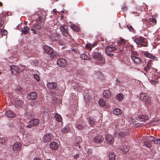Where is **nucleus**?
Instances as JSON below:
<instances>
[{
  "instance_id": "nucleus-1",
  "label": "nucleus",
  "mask_w": 160,
  "mask_h": 160,
  "mask_svg": "<svg viewBox=\"0 0 160 160\" xmlns=\"http://www.w3.org/2000/svg\"><path fill=\"white\" fill-rule=\"evenodd\" d=\"M131 58L134 62L136 64H138L141 62V60L139 55L137 51H132Z\"/></svg>"
},
{
  "instance_id": "nucleus-2",
  "label": "nucleus",
  "mask_w": 160,
  "mask_h": 160,
  "mask_svg": "<svg viewBox=\"0 0 160 160\" xmlns=\"http://www.w3.org/2000/svg\"><path fill=\"white\" fill-rule=\"evenodd\" d=\"M133 40L140 47L143 46L146 47L148 46V43L145 42V39L142 37H140L133 39Z\"/></svg>"
},
{
  "instance_id": "nucleus-3",
  "label": "nucleus",
  "mask_w": 160,
  "mask_h": 160,
  "mask_svg": "<svg viewBox=\"0 0 160 160\" xmlns=\"http://www.w3.org/2000/svg\"><path fill=\"white\" fill-rule=\"evenodd\" d=\"M38 21L43 24L46 19L47 12L45 11L42 10L38 12Z\"/></svg>"
},
{
  "instance_id": "nucleus-4",
  "label": "nucleus",
  "mask_w": 160,
  "mask_h": 160,
  "mask_svg": "<svg viewBox=\"0 0 160 160\" xmlns=\"http://www.w3.org/2000/svg\"><path fill=\"white\" fill-rule=\"evenodd\" d=\"M117 49V48L115 46L109 45L107 46L105 48L106 53L108 56H112L113 54L112 53H111Z\"/></svg>"
},
{
  "instance_id": "nucleus-5",
  "label": "nucleus",
  "mask_w": 160,
  "mask_h": 160,
  "mask_svg": "<svg viewBox=\"0 0 160 160\" xmlns=\"http://www.w3.org/2000/svg\"><path fill=\"white\" fill-rule=\"evenodd\" d=\"M39 122V119L37 118L32 119L29 122L28 124L26 126V127L28 128H31L32 127L38 125Z\"/></svg>"
},
{
  "instance_id": "nucleus-6",
  "label": "nucleus",
  "mask_w": 160,
  "mask_h": 160,
  "mask_svg": "<svg viewBox=\"0 0 160 160\" xmlns=\"http://www.w3.org/2000/svg\"><path fill=\"white\" fill-rule=\"evenodd\" d=\"M60 30L63 35L68 37L69 36L68 26L65 25H63L60 27Z\"/></svg>"
},
{
  "instance_id": "nucleus-7",
  "label": "nucleus",
  "mask_w": 160,
  "mask_h": 160,
  "mask_svg": "<svg viewBox=\"0 0 160 160\" xmlns=\"http://www.w3.org/2000/svg\"><path fill=\"white\" fill-rule=\"evenodd\" d=\"M43 48L46 53L48 54L51 55L53 52V48L48 46L44 45Z\"/></svg>"
},
{
  "instance_id": "nucleus-8",
  "label": "nucleus",
  "mask_w": 160,
  "mask_h": 160,
  "mask_svg": "<svg viewBox=\"0 0 160 160\" xmlns=\"http://www.w3.org/2000/svg\"><path fill=\"white\" fill-rule=\"evenodd\" d=\"M53 138L52 135L50 133L45 135L42 138V141L44 142L50 141Z\"/></svg>"
},
{
  "instance_id": "nucleus-9",
  "label": "nucleus",
  "mask_w": 160,
  "mask_h": 160,
  "mask_svg": "<svg viewBox=\"0 0 160 160\" xmlns=\"http://www.w3.org/2000/svg\"><path fill=\"white\" fill-rule=\"evenodd\" d=\"M37 97V94L35 92H33L28 94L27 96V98L30 100L35 99Z\"/></svg>"
},
{
  "instance_id": "nucleus-10",
  "label": "nucleus",
  "mask_w": 160,
  "mask_h": 160,
  "mask_svg": "<svg viewBox=\"0 0 160 160\" xmlns=\"http://www.w3.org/2000/svg\"><path fill=\"white\" fill-rule=\"evenodd\" d=\"M21 146L22 145L20 143L16 142L12 145V150L14 151L17 152L21 149Z\"/></svg>"
},
{
  "instance_id": "nucleus-11",
  "label": "nucleus",
  "mask_w": 160,
  "mask_h": 160,
  "mask_svg": "<svg viewBox=\"0 0 160 160\" xmlns=\"http://www.w3.org/2000/svg\"><path fill=\"white\" fill-rule=\"evenodd\" d=\"M52 41L57 40L60 38V36L59 34L57 33H50L49 35Z\"/></svg>"
},
{
  "instance_id": "nucleus-12",
  "label": "nucleus",
  "mask_w": 160,
  "mask_h": 160,
  "mask_svg": "<svg viewBox=\"0 0 160 160\" xmlns=\"http://www.w3.org/2000/svg\"><path fill=\"white\" fill-rule=\"evenodd\" d=\"M57 63L60 66L64 68L67 65V63L65 59L61 58L57 61Z\"/></svg>"
},
{
  "instance_id": "nucleus-13",
  "label": "nucleus",
  "mask_w": 160,
  "mask_h": 160,
  "mask_svg": "<svg viewBox=\"0 0 160 160\" xmlns=\"http://www.w3.org/2000/svg\"><path fill=\"white\" fill-rule=\"evenodd\" d=\"M10 69L11 72L14 74L16 75L19 73L18 67L17 66L14 65H12L10 66Z\"/></svg>"
},
{
  "instance_id": "nucleus-14",
  "label": "nucleus",
  "mask_w": 160,
  "mask_h": 160,
  "mask_svg": "<svg viewBox=\"0 0 160 160\" xmlns=\"http://www.w3.org/2000/svg\"><path fill=\"white\" fill-rule=\"evenodd\" d=\"M103 140V138L101 136H96L94 139V142L95 144L100 143Z\"/></svg>"
},
{
  "instance_id": "nucleus-15",
  "label": "nucleus",
  "mask_w": 160,
  "mask_h": 160,
  "mask_svg": "<svg viewBox=\"0 0 160 160\" xmlns=\"http://www.w3.org/2000/svg\"><path fill=\"white\" fill-rule=\"evenodd\" d=\"M140 99L144 102H147L148 100V96L144 93H141L140 95Z\"/></svg>"
},
{
  "instance_id": "nucleus-16",
  "label": "nucleus",
  "mask_w": 160,
  "mask_h": 160,
  "mask_svg": "<svg viewBox=\"0 0 160 160\" xmlns=\"http://www.w3.org/2000/svg\"><path fill=\"white\" fill-rule=\"evenodd\" d=\"M6 116L8 118H14L16 117V114L11 110H8L5 113Z\"/></svg>"
},
{
  "instance_id": "nucleus-17",
  "label": "nucleus",
  "mask_w": 160,
  "mask_h": 160,
  "mask_svg": "<svg viewBox=\"0 0 160 160\" xmlns=\"http://www.w3.org/2000/svg\"><path fill=\"white\" fill-rule=\"evenodd\" d=\"M57 86V84L54 82H49L47 83V86L50 89H52L55 88Z\"/></svg>"
},
{
  "instance_id": "nucleus-18",
  "label": "nucleus",
  "mask_w": 160,
  "mask_h": 160,
  "mask_svg": "<svg viewBox=\"0 0 160 160\" xmlns=\"http://www.w3.org/2000/svg\"><path fill=\"white\" fill-rule=\"evenodd\" d=\"M106 139L107 141L110 144H112L114 142V139L112 137L110 134H108L106 136Z\"/></svg>"
},
{
  "instance_id": "nucleus-19",
  "label": "nucleus",
  "mask_w": 160,
  "mask_h": 160,
  "mask_svg": "<svg viewBox=\"0 0 160 160\" xmlns=\"http://www.w3.org/2000/svg\"><path fill=\"white\" fill-rule=\"evenodd\" d=\"M103 95L105 98H108L111 97V94L109 90H106L103 92Z\"/></svg>"
},
{
  "instance_id": "nucleus-20",
  "label": "nucleus",
  "mask_w": 160,
  "mask_h": 160,
  "mask_svg": "<svg viewBox=\"0 0 160 160\" xmlns=\"http://www.w3.org/2000/svg\"><path fill=\"white\" fill-rule=\"evenodd\" d=\"M50 148L56 150L58 149V143L55 142H52L50 143Z\"/></svg>"
},
{
  "instance_id": "nucleus-21",
  "label": "nucleus",
  "mask_w": 160,
  "mask_h": 160,
  "mask_svg": "<svg viewBox=\"0 0 160 160\" xmlns=\"http://www.w3.org/2000/svg\"><path fill=\"white\" fill-rule=\"evenodd\" d=\"M92 56L93 58L97 59L98 60L100 59L101 58V55L99 52H95L92 53Z\"/></svg>"
},
{
  "instance_id": "nucleus-22",
  "label": "nucleus",
  "mask_w": 160,
  "mask_h": 160,
  "mask_svg": "<svg viewBox=\"0 0 160 160\" xmlns=\"http://www.w3.org/2000/svg\"><path fill=\"white\" fill-rule=\"evenodd\" d=\"M81 57L82 59L84 60H90V58L88 53L82 54L81 55Z\"/></svg>"
},
{
  "instance_id": "nucleus-23",
  "label": "nucleus",
  "mask_w": 160,
  "mask_h": 160,
  "mask_svg": "<svg viewBox=\"0 0 160 160\" xmlns=\"http://www.w3.org/2000/svg\"><path fill=\"white\" fill-rule=\"evenodd\" d=\"M124 98V96L122 93H119L116 97V100L118 101H122Z\"/></svg>"
},
{
  "instance_id": "nucleus-24",
  "label": "nucleus",
  "mask_w": 160,
  "mask_h": 160,
  "mask_svg": "<svg viewBox=\"0 0 160 160\" xmlns=\"http://www.w3.org/2000/svg\"><path fill=\"white\" fill-rule=\"evenodd\" d=\"M121 150L124 152H127L130 149V148L128 146H121L120 147Z\"/></svg>"
},
{
  "instance_id": "nucleus-25",
  "label": "nucleus",
  "mask_w": 160,
  "mask_h": 160,
  "mask_svg": "<svg viewBox=\"0 0 160 160\" xmlns=\"http://www.w3.org/2000/svg\"><path fill=\"white\" fill-rule=\"evenodd\" d=\"M30 28L28 26L24 27L22 29L21 32L22 34H25L28 31Z\"/></svg>"
},
{
  "instance_id": "nucleus-26",
  "label": "nucleus",
  "mask_w": 160,
  "mask_h": 160,
  "mask_svg": "<svg viewBox=\"0 0 160 160\" xmlns=\"http://www.w3.org/2000/svg\"><path fill=\"white\" fill-rule=\"evenodd\" d=\"M125 134L121 132L120 131H116L115 133V137H122L123 136H125Z\"/></svg>"
},
{
  "instance_id": "nucleus-27",
  "label": "nucleus",
  "mask_w": 160,
  "mask_h": 160,
  "mask_svg": "<svg viewBox=\"0 0 160 160\" xmlns=\"http://www.w3.org/2000/svg\"><path fill=\"white\" fill-rule=\"evenodd\" d=\"M113 113L116 115H119L122 113V111L118 108H116L113 110Z\"/></svg>"
},
{
  "instance_id": "nucleus-28",
  "label": "nucleus",
  "mask_w": 160,
  "mask_h": 160,
  "mask_svg": "<svg viewBox=\"0 0 160 160\" xmlns=\"http://www.w3.org/2000/svg\"><path fill=\"white\" fill-rule=\"evenodd\" d=\"M55 120L58 122H61L62 120L61 116L58 114L57 113L54 116Z\"/></svg>"
},
{
  "instance_id": "nucleus-29",
  "label": "nucleus",
  "mask_w": 160,
  "mask_h": 160,
  "mask_svg": "<svg viewBox=\"0 0 160 160\" xmlns=\"http://www.w3.org/2000/svg\"><path fill=\"white\" fill-rule=\"evenodd\" d=\"M73 87L74 89L77 90L79 91H80L82 88V87L77 83H76L74 86H73Z\"/></svg>"
},
{
  "instance_id": "nucleus-30",
  "label": "nucleus",
  "mask_w": 160,
  "mask_h": 160,
  "mask_svg": "<svg viewBox=\"0 0 160 160\" xmlns=\"http://www.w3.org/2000/svg\"><path fill=\"white\" fill-rule=\"evenodd\" d=\"M33 27L35 29L38 30H41L43 28V26H41L38 23H34Z\"/></svg>"
},
{
  "instance_id": "nucleus-31",
  "label": "nucleus",
  "mask_w": 160,
  "mask_h": 160,
  "mask_svg": "<svg viewBox=\"0 0 160 160\" xmlns=\"http://www.w3.org/2000/svg\"><path fill=\"white\" fill-rule=\"evenodd\" d=\"M148 22H149L150 24L152 25H155L157 22L156 20L154 18H149L148 19Z\"/></svg>"
},
{
  "instance_id": "nucleus-32",
  "label": "nucleus",
  "mask_w": 160,
  "mask_h": 160,
  "mask_svg": "<svg viewBox=\"0 0 160 160\" xmlns=\"http://www.w3.org/2000/svg\"><path fill=\"white\" fill-rule=\"evenodd\" d=\"M70 26L72 29L75 32H78L80 30L79 28L74 24H72Z\"/></svg>"
},
{
  "instance_id": "nucleus-33",
  "label": "nucleus",
  "mask_w": 160,
  "mask_h": 160,
  "mask_svg": "<svg viewBox=\"0 0 160 160\" xmlns=\"http://www.w3.org/2000/svg\"><path fill=\"white\" fill-rule=\"evenodd\" d=\"M110 160H115V154L114 152H111L109 155Z\"/></svg>"
},
{
  "instance_id": "nucleus-34",
  "label": "nucleus",
  "mask_w": 160,
  "mask_h": 160,
  "mask_svg": "<svg viewBox=\"0 0 160 160\" xmlns=\"http://www.w3.org/2000/svg\"><path fill=\"white\" fill-rule=\"evenodd\" d=\"M99 103L100 106L103 107L106 104L105 100L103 99H100L99 101Z\"/></svg>"
},
{
  "instance_id": "nucleus-35",
  "label": "nucleus",
  "mask_w": 160,
  "mask_h": 160,
  "mask_svg": "<svg viewBox=\"0 0 160 160\" xmlns=\"http://www.w3.org/2000/svg\"><path fill=\"white\" fill-rule=\"evenodd\" d=\"M89 123L91 126H93L94 125L95 123V120L94 119L92 118H89Z\"/></svg>"
},
{
  "instance_id": "nucleus-36",
  "label": "nucleus",
  "mask_w": 160,
  "mask_h": 160,
  "mask_svg": "<svg viewBox=\"0 0 160 160\" xmlns=\"http://www.w3.org/2000/svg\"><path fill=\"white\" fill-rule=\"evenodd\" d=\"M18 67L19 73L24 70L25 68V66L23 65H20Z\"/></svg>"
},
{
  "instance_id": "nucleus-37",
  "label": "nucleus",
  "mask_w": 160,
  "mask_h": 160,
  "mask_svg": "<svg viewBox=\"0 0 160 160\" xmlns=\"http://www.w3.org/2000/svg\"><path fill=\"white\" fill-rule=\"evenodd\" d=\"M145 55L147 57L152 59H154L155 58V56L150 53H146Z\"/></svg>"
},
{
  "instance_id": "nucleus-38",
  "label": "nucleus",
  "mask_w": 160,
  "mask_h": 160,
  "mask_svg": "<svg viewBox=\"0 0 160 160\" xmlns=\"http://www.w3.org/2000/svg\"><path fill=\"white\" fill-rule=\"evenodd\" d=\"M70 128L68 126L65 127V128H63L62 130V133H66L69 130Z\"/></svg>"
},
{
  "instance_id": "nucleus-39",
  "label": "nucleus",
  "mask_w": 160,
  "mask_h": 160,
  "mask_svg": "<svg viewBox=\"0 0 160 160\" xmlns=\"http://www.w3.org/2000/svg\"><path fill=\"white\" fill-rule=\"evenodd\" d=\"M92 44L90 43L87 44L85 45V48L87 49H88L90 50H91L92 49Z\"/></svg>"
},
{
  "instance_id": "nucleus-40",
  "label": "nucleus",
  "mask_w": 160,
  "mask_h": 160,
  "mask_svg": "<svg viewBox=\"0 0 160 160\" xmlns=\"http://www.w3.org/2000/svg\"><path fill=\"white\" fill-rule=\"evenodd\" d=\"M100 63L101 64H103L105 63V61L104 58L101 56V58H100V59H99Z\"/></svg>"
},
{
  "instance_id": "nucleus-41",
  "label": "nucleus",
  "mask_w": 160,
  "mask_h": 160,
  "mask_svg": "<svg viewBox=\"0 0 160 160\" xmlns=\"http://www.w3.org/2000/svg\"><path fill=\"white\" fill-rule=\"evenodd\" d=\"M147 139L149 142H152L153 141L154 142V141L155 140L154 138L152 136H149L147 137Z\"/></svg>"
},
{
  "instance_id": "nucleus-42",
  "label": "nucleus",
  "mask_w": 160,
  "mask_h": 160,
  "mask_svg": "<svg viewBox=\"0 0 160 160\" xmlns=\"http://www.w3.org/2000/svg\"><path fill=\"white\" fill-rule=\"evenodd\" d=\"M144 145L145 146L149 148L151 147V144L150 142H149L148 141H146L144 142Z\"/></svg>"
},
{
  "instance_id": "nucleus-43",
  "label": "nucleus",
  "mask_w": 160,
  "mask_h": 160,
  "mask_svg": "<svg viewBox=\"0 0 160 160\" xmlns=\"http://www.w3.org/2000/svg\"><path fill=\"white\" fill-rule=\"evenodd\" d=\"M0 143L2 144H4L6 143L5 139L3 138H1L0 139Z\"/></svg>"
},
{
  "instance_id": "nucleus-44",
  "label": "nucleus",
  "mask_w": 160,
  "mask_h": 160,
  "mask_svg": "<svg viewBox=\"0 0 160 160\" xmlns=\"http://www.w3.org/2000/svg\"><path fill=\"white\" fill-rule=\"evenodd\" d=\"M127 27L130 31L133 32L134 31V29L133 27L130 25H127Z\"/></svg>"
},
{
  "instance_id": "nucleus-45",
  "label": "nucleus",
  "mask_w": 160,
  "mask_h": 160,
  "mask_svg": "<svg viewBox=\"0 0 160 160\" xmlns=\"http://www.w3.org/2000/svg\"><path fill=\"white\" fill-rule=\"evenodd\" d=\"M34 77L38 81L40 80L39 78L38 75V74H34Z\"/></svg>"
},
{
  "instance_id": "nucleus-46",
  "label": "nucleus",
  "mask_w": 160,
  "mask_h": 160,
  "mask_svg": "<svg viewBox=\"0 0 160 160\" xmlns=\"http://www.w3.org/2000/svg\"><path fill=\"white\" fill-rule=\"evenodd\" d=\"M159 123V121L158 120H155L151 122V124L154 125H158Z\"/></svg>"
},
{
  "instance_id": "nucleus-47",
  "label": "nucleus",
  "mask_w": 160,
  "mask_h": 160,
  "mask_svg": "<svg viewBox=\"0 0 160 160\" xmlns=\"http://www.w3.org/2000/svg\"><path fill=\"white\" fill-rule=\"evenodd\" d=\"M154 143L158 144H160V138H158L154 141Z\"/></svg>"
},
{
  "instance_id": "nucleus-48",
  "label": "nucleus",
  "mask_w": 160,
  "mask_h": 160,
  "mask_svg": "<svg viewBox=\"0 0 160 160\" xmlns=\"http://www.w3.org/2000/svg\"><path fill=\"white\" fill-rule=\"evenodd\" d=\"M1 35H6L7 33V31L6 30H2L1 32Z\"/></svg>"
},
{
  "instance_id": "nucleus-49",
  "label": "nucleus",
  "mask_w": 160,
  "mask_h": 160,
  "mask_svg": "<svg viewBox=\"0 0 160 160\" xmlns=\"http://www.w3.org/2000/svg\"><path fill=\"white\" fill-rule=\"evenodd\" d=\"M125 42V40L121 38L119 41L118 43L121 44H124Z\"/></svg>"
},
{
  "instance_id": "nucleus-50",
  "label": "nucleus",
  "mask_w": 160,
  "mask_h": 160,
  "mask_svg": "<svg viewBox=\"0 0 160 160\" xmlns=\"http://www.w3.org/2000/svg\"><path fill=\"white\" fill-rule=\"evenodd\" d=\"M150 82L152 84H153L158 83V81H155L153 80H151L150 81Z\"/></svg>"
},
{
  "instance_id": "nucleus-51",
  "label": "nucleus",
  "mask_w": 160,
  "mask_h": 160,
  "mask_svg": "<svg viewBox=\"0 0 160 160\" xmlns=\"http://www.w3.org/2000/svg\"><path fill=\"white\" fill-rule=\"evenodd\" d=\"M76 127L78 129H81L83 128V126L81 124L77 125Z\"/></svg>"
},
{
  "instance_id": "nucleus-52",
  "label": "nucleus",
  "mask_w": 160,
  "mask_h": 160,
  "mask_svg": "<svg viewBox=\"0 0 160 160\" xmlns=\"http://www.w3.org/2000/svg\"><path fill=\"white\" fill-rule=\"evenodd\" d=\"M142 118L144 119V121H146L148 119V117L147 115H143L142 116Z\"/></svg>"
},
{
  "instance_id": "nucleus-53",
  "label": "nucleus",
  "mask_w": 160,
  "mask_h": 160,
  "mask_svg": "<svg viewBox=\"0 0 160 160\" xmlns=\"http://www.w3.org/2000/svg\"><path fill=\"white\" fill-rule=\"evenodd\" d=\"M150 65H149V64L148 63H147V67H145L144 68V69L145 70L146 72L147 71V68L148 69H150Z\"/></svg>"
},
{
  "instance_id": "nucleus-54",
  "label": "nucleus",
  "mask_w": 160,
  "mask_h": 160,
  "mask_svg": "<svg viewBox=\"0 0 160 160\" xmlns=\"http://www.w3.org/2000/svg\"><path fill=\"white\" fill-rule=\"evenodd\" d=\"M31 30L32 31H33V33L34 34H37L38 33L37 31H36V30H35L33 28H31Z\"/></svg>"
},
{
  "instance_id": "nucleus-55",
  "label": "nucleus",
  "mask_w": 160,
  "mask_h": 160,
  "mask_svg": "<svg viewBox=\"0 0 160 160\" xmlns=\"http://www.w3.org/2000/svg\"><path fill=\"white\" fill-rule=\"evenodd\" d=\"M97 44V43L96 42H94L92 44V47H94L95 46H96V45Z\"/></svg>"
},
{
  "instance_id": "nucleus-56",
  "label": "nucleus",
  "mask_w": 160,
  "mask_h": 160,
  "mask_svg": "<svg viewBox=\"0 0 160 160\" xmlns=\"http://www.w3.org/2000/svg\"><path fill=\"white\" fill-rule=\"evenodd\" d=\"M73 157L75 158H77L79 157V155L78 154H76L74 155Z\"/></svg>"
},
{
  "instance_id": "nucleus-57",
  "label": "nucleus",
  "mask_w": 160,
  "mask_h": 160,
  "mask_svg": "<svg viewBox=\"0 0 160 160\" xmlns=\"http://www.w3.org/2000/svg\"><path fill=\"white\" fill-rule=\"evenodd\" d=\"M3 24V22L2 21H0V27H1Z\"/></svg>"
},
{
  "instance_id": "nucleus-58",
  "label": "nucleus",
  "mask_w": 160,
  "mask_h": 160,
  "mask_svg": "<svg viewBox=\"0 0 160 160\" xmlns=\"http://www.w3.org/2000/svg\"><path fill=\"white\" fill-rule=\"evenodd\" d=\"M98 74L100 75V77L101 78H103V76L102 75L100 72H99Z\"/></svg>"
},
{
  "instance_id": "nucleus-59",
  "label": "nucleus",
  "mask_w": 160,
  "mask_h": 160,
  "mask_svg": "<svg viewBox=\"0 0 160 160\" xmlns=\"http://www.w3.org/2000/svg\"><path fill=\"white\" fill-rule=\"evenodd\" d=\"M33 160H41L39 158H36L34 159Z\"/></svg>"
},
{
  "instance_id": "nucleus-60",
  "label": "nucleus",
  "mask_w": 160,
  "mask_h": 160,
  "mask_svg": "<svg viewBox=\"0 0 160 160\" xmlns=\"http://www.w3.org/2000/svg\"><path fill=\"white\" fill-rule=\"evenodd\" d=\"M72 51L76 52H77V49L75 48H72Z\"/></svg>"
},
{
  "instance_id": "nucleus-61",
  "label": "nucleus",
  "mask_w": 160,
  "mask_h": 160,
  "mask_svg": "<svg viewBox=\"0 0 160 160\" xmlns=\"http://www.w3.org/2000/svg\"><path fill=\"white\" fill-rule=\"evenodd\" d=\"M122 9L124 10H125L126 9V7H122Z\"/></svg>"
},
{
  "instance_id": "nucleus-62",
  "label": "nucleus",
  "mask_w": 160,
  "mask_h": 160,
  "mask_svg": "<svg viewBox=\"0 0 160 160\" xmlns=\"http://www.w3.org/2000/svg\"><path fill=\"white\" fill-rule=\"evenodd\" d=\"M53 12L55 13L56 14L57 13V12L56 9L53 10Z\"/></svg>"
},
{
  "instance_id": "nucleus-63",
  "label": "nucleus",
  "mask_w": 160,
  "mask_h": 160,
  "mask_svg": "<svg viewBox=\"0 0 160 160\" xmlns=\"http://www.w3.org/2000/svg\"><path fill=\"white\" fill-rule=\"evenodd\" d=\"M152 61V60H149V61L148 62V63L149 64V63H151V62Z\"/></svg>"
},
{
  "instance_id": "nucleus-64",
  "label": "nucleus",
  "mask_w": 160,
  "mask_h": 160,
  "mask_svg": "<svg viewBox=\"0 0 160 160\" xmlns=\"http://www.w3.org/2000/svg\"><path fill=\"white\" fill-rule=\"evenodd\" d=\"M19 103H20V105H21V104H22V101H19Z\"/></svg>"
}]
</instances>
